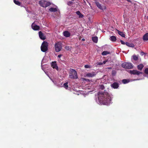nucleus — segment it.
<instances>
[{
    "mask_svg": "<svg viewBox=\"0 0 148 148\" xmlns=\"http://www.w3.org/2000/svg\"><path fill=\"white\" fill-rule=\"evenodd\" d=\"M98 102L100 103L108 105L111 103L112 98L109 94L105 92H99L97 94ZM96 101L98 102L96 99Z\"/></svg>",
    "mask_w": 148,
    "mask_h": 148,
    "instance_id": "obj_1",
    "label": "nucleus"
},
{
    "mask_svg": "<svg viewBox=\"0 0 148 148\" xmlns=\"http://www.w3.org/2000/svg\"><path fill=\"white\" fill-rule=\"evenodd\" d=\"M69 77L71 79L77 78L78 76L76 71L74 69H71L69 72Z\"/></svg>",
    "mask_w": 148,
    "mask_h": 148,
    "instance_id": "obj_2",
    "label": "nucleus"
},
{
    "mask_svg": "<svg viewBox=\"0 0 148 148\" xmlns=\"http://www.w3.org/2000/svg\"><path fill=\"white\" fill-rule=\"evenodd\" d=\"M48 43L47 42L44 41L42 43L41 47V49L43 52H45L48 50Z\"/></svg>",
    "mask_w": 148,
    "mask_h": 148,
    "instance_id": "obj_3",
    "label": "nucleus"
},
{
    "mask_svg": "<svg viewBox=\"0 0 148 148\" xmlns=\"http://www.w3.org/2000/svg\"><path fill=\"white\" fill-rule=\"evenodd\" d=\"M121 66L123 68L127 69H131L133 67L132 64L130 63L129 62L123 63L122 64Z\"/></svg>",
    "mask_w": 148,
    "mask_h": 148,
    "instance_id": "obj_4",
    "label": "nucleus"
},
{
    "mask_svg": "<svg viewBox=\"0 0 148 148\" xmlns=\"http://www.w3.org/2000/svg\"><path fill=\"white\" fill-rule=\"evenodd\" d=\"M55 51L56 52L60 51L62 49L61 43L59 42L56 43L55 44Z\"/></svg>",
    "mask_w": 148,
    "mask_h": 148,
    "instance_id": "obj_5",
    "label": "nucleus"
},
{
    "mask_svg": "<svg viewBox=\"0 0 148 148\" xmlns=\"http://www.w3.org/2000/svg\"><path fill=\"white\" fill-rule=\"evenodd\" d=\"M130 73L132 74L135 75H139L140 74H142V72L138 71L136 70L130 71Z\"/></svg>",
    "mask_w": 148,
    "mask_h": 148,
    "instance_id": "obj_6",
    "label": "nucleus"
},
{
    "mask_svg": "<svg viewBox=\"0 0 148 148\" xmlns=\"http://www.w3.org/2000/svg\"><path fill=\"white\" fill-rule=\"evenodd\" d=\"M32 29L34 30H38L39 29L40 27L39 26L36 25L34 23H32Z\"/></svg>",
    "mask_w": 148,
    "mask_h": 148,
    "instance_id": "obj_7",
    "label": "nucleus"
},
{
    "mask_svg": "<svg viewBox=\"0 0 148 148\" xmlns=\"http://www.w3.org/2000/svg\"><path fill=\"white\" fill-rule=\"evenodd\" d=\"M51 66L53 69H55L57 71L59 69L57 65L56 62V61L52 62L51 63Z\"/></svg>",
    "mask_w": 148,
    "mask_h": 148,
    "instance_id": "obj_8",
    "label": "nucleus"
},
{
    "mask_svg": "<svg viewBox=\"0 0 148 148\" xmlns=\"http://www.w3.org/2000/svg\"><path fill=\"white\" fill-rule=\"evenodd\" d=\"M39 36L40 38L42 40H45L46 39V37L44 36V34L41 32H39Z\"/></svg>",
    "mask_w": 148,
    "mask_h": 148,
    "instance_id": "obj_9",
    "label": "nucleus"
},
{
    "mask_svg": "<svg viewBox=\"0 0 148 148\" xmlns=\"http://www.w3.org/2000/svg\"><path fill=\"white\" fill-rule=\"evenodd\" d=\"M64 36L66 37H69L70 35V33L67 31H66L63 32Z\"/></svg>",
    "mask_w": 148,
    "mask_h": 148,
    "instance_id": "obj_10",
    "label": "nucleus"
},
{
    "mask_svg": "<svg viewBox=\"0 0 148 148\" xmlns=\"http://www.w3.org/2000/svg\"><path fill=\"white\" fill-rule=\"evenodd\" d=\"M45 0H41L39 1V4L41 6L45 7Z\"/></svg>",
    "mask_w": 148,
    "mask_h": 148,
    "instance_id": "obj_11",
    "label": "nucleus"
},
{
    "mask_svg": "<svg viewBox=\"0 0 148 148\" xmlns=\"http://www.w3.org/2000/svg\"><path fill=\"white\" fill-rule=\"evenodd\" d=\"M119 86L118 83L116 82H114L111 84V87L115 89L118 88Z\"/></svg>",
    "mask_w": 148,
    "mask_h": 148,
    "instance_id": "obj_12",
    "label": "nucleus"
},
{
    "mask_svg": "<svg viewBox=\"0 0 148 148\" xmlns=\"http://www.w3.org/2000/svg\"><path fill=\"white\" fill-rule=\"evenodd\" d=\"M143 39L144 40L147 41L148 40V33H146L144 35L143 37Z\"/></svg>",
    "mask_w": 148,
    "mask_h": 148,
    "instance_id": "obj_13",
    "label": "nucleus"
},
{
    "mask_svg": "<svg viewBox=\"0 0 148 148\" xmlns=\"http://www.w3.org/2000/svg\"><path fill=\"white\" fill-rule=\"evenodd\" d=\"M110 40L111 41L114 42L116 41V37L114 36H112L110 37Z\"/></svg>",
    "mask_w": 148,
    "mask_h": 148,
    "instance_id": "obj_14",
    "label": "nucleus"
},
{
    "mask_svg": "<svg viewBox=\"0 0 148 148\" xmlns=\"http://www.w3.org/2000/svg\"><path fill=\"white\" fill-rule=\"evenodd\" d=\"M76 14L79 16V18H82L84 17V15L79 11H77Z\"/></svg>",
    "mask_w": 148,
    "mask_h": 148,
    "instance_id": "obj_15",
    "label": "nucleus"
},
{
    "mask_svg": "<svg viewBox=\"0 0 148 148\" xmlns=\"http://www.w3.org/2000/svg\"><path fill=\"white\" fill-rule=\"evenodd\" d=\"M118 34L121 36L122 37H125V34L122 32L120 31L119 30H117Z\"/></svg>",
    "mask_w": 148,
    "mask_h": 148,
    "instance_id": "obj_16",
    "label": "nucleus"
},
{
    "mask_svg": "<svg viewBox=\"0 0 148 148\" xmlns=\"http://www.w3.org/2000/svg\"><path fill=\"white\" fill-rule=\"evenodd\" d=\"M49 10L51 12H56L58 11L57 9L56 8H51Z\"/></svg>",
    "mask_w": 148,
    "mask_h": 148,
    "instance_id": "obj_17",
    "label": "nucleus"
},
{
    "mask_svg": "<svg viewBox=\"0 0 148 148\" xmlns=\"http://www.w3.org/2000/svg\"><path fill=\"white\" fill-rule=\"evenodd\" d=\"M125 44L127 45V46L130 47H134V45L131 43H130L128 42H125Z\"/></svg>",
    "mask_w": 148,
    "mask_h": 148,
    "instance_id": "obj_18",
    "label": "nucleus"
},
{
    "mask_svg": "<svg viewBox=\"0 0 148 148\" xmlns=\"http://www.w3.org/2000/svg\"><path fill=\"white\" fill-rule=\"evenodd\" d=\"M143 67H144L143 65L142 64H139V65H138V66L137 68L140 71H141Z\"/></svg>",
    "mask_w": 148,
    "mask_h": 148,
    "instance_id": "obj_19",
    "label": "nucleus"
},
{
    "mask_svg": "<svg viewBox=\"0 0 148 148\" xmlns=\"http://www.w3.org/2000/svg\"><path fill=\"white\" fill-rule=\"evenodd\" d=\"M96 4L97 5V7L99 9L103 10V7L101 6V4L98 2H96Z\"/></svg>",
    "mask_w": 148,
    "mask_h": 148,
    "instance_id": "obj_20",
    "label": "nucleus"
},
{
    "mask_svg": "<svg viewBox=\"0 0 148 148\" xmlns=\"http://www.w3.org/2000/svg\"><path fill=\"white\" fill-rule=\"evenodd\" d=\"M98 38L97 36L93 37V42L97 43L98 42Z\"/></svg>",
    "mask_w": 148,
    "mask_h": 148,
    "instance_id": "obj_21",
    "label": "nucleus"
},
{
    "mask_svg": "<svg viewBox=\"0 0 148 148\" xmlns=\"http://www.w3.org/2000/svg\"><path fill=\"white\" fill-rule=\"evenodd\" d=\"M110 52L107 51H104L101 54L103 56H105L107 54H110Z\"/></svg>",
    "mask_w": 148,
    "mask_h": 148,
    "instance_id": "obj_22",
    "label": "nucleus"
},
{
    "mask_svg": "<svg viewBox=\"0 0 148 148\" xmlns=\"http://www.w3.org/2000/svg\"><path fill=\"white\" fill-rule=\"evenodd\" d=\"M14 2L16 5H18L20 6L21 5V3L19 1H18L14 0Z\"/></svg>",
    "mask_w": 148,
    "mask_h": 148,
    "instance_id": "obj_23",
    "label": "nucleus"
},
{
    "mask_svg": "<svg viewBox=\"0 0 148 148\" xmlns=\"http://www.w3.org/2000/svg\"><path fill=\"white\" fill-rule=\"evenodd\" d=\"M51 5V3L49 2L46 1L45 8H46Z\"/></svg>",
    "mask_w": 148,
    "mask_h": 148,
    "instance_id": "obj_24",
    "label": "nucleus"
},
{
    "mask_svg": "<svg viewBox=\"0 0 148 148\" xmlns=\"http://www.w3.org/2000/svg\"><path fill=\"white\" fill-rule=\"evenodd\" d=\"M132 58L135 61L137 60L138 59V57L135 55H133L132 56Z\"/></svg>",
    "mask_w": 148,
    "mask_h": 148,
    "instance_id": "obj_25",
    "label": "nucleus"
},
{
    "mask_svg": "<svg viewBox=\"0 0 148 148\" xmlns=\"http://www.w3.org/2000/svg\"><path fill=\"white\" fill-rule=\"evenodd\" d=\"M107 61H104L103 62H100L98 63L97 64L98 65H102L103 64H106V62H107Z\"/></svg>",
    "mask_w": 148,
    "mask_h": 148,
    "instance_id": "obj_26",
    "label": "nucleus"
},
{
    "mask_svg": "<svg viewBox=\"0 0 148 148\" xmlns=\"http://www.w3.org/2000/svg\"><path fill=\"white\" fill-rule=\"evenodd\" d=\"M68 82H66L63 84V86L66 89H67L68 87Z\"/></svg>",
    "mask_w": 148,
    "mask_h": 148,
    "instance_id": "obj_27",
    "label": "nucleus"
},
{
    "mask_svg": "<svg viewBox=\"0 0 148 148\" xmlns=\"http://www.w3.org/2000/svg\"><path fill=\"white\" fill-rule=\"evenodd\" d=\"M129 80H128L126 79H124L123 80H122V82L123 83L125 84H126L128 82H129Z\"/></svg>",
    "mask_w": 148,
    "mask_h": 148,
    "instance_id": "obj_28",
    "label": "nucleus"
},
{
    "mask_svg": "<svg viewBox=\"0 0 148 148\" xmlns=\"http://www.w3.org/2000/svg\"><path fill=\"white\" fill-rule=\"evenodd\" d=\"M86 76L88 77H92V74L91 73H88L86 75Z\"/></svg>",
    "mask_w": 148,
    "mask_h": 148,
    "instance_id": "obj_29",
    "label": "nucleus"
},
{
    "mask_svg": "<svg viewBox=\"0 0 148 148\" xmlns=\"http://www.w3.org/2000/svg\"><path fill=\"white\" fill-rule=\"evenodd\" d=\"M65 49L67 51H69L70 49V47L69 46H66L65 47Z\"/></svg>",
    "mask_w": 148,
    "mask_h": 148,
    "instance_id": "obj_30",
    "label": "nucleus"
},
{
    "mask_svg": "<svg viewBox=\"0 0 148 148\" xmlns=\"http://www.w3.org/2000/svg\"><path fill=\"white\" fill-rule=\"evenodd\" d=\"M144 72L145 74H148V68H147L145 69Z\"/></svg>",
    "mask_w": 148,
    "mask_h": 148,
    "instance_id": "obj_31",
    "label": "nucleus"
},
{
    "mask_svg": "<svg viewBox=\"0 0 148 148\" xmlns=\"http://www.w3.org/2000/svg\"><path fill=\"white\" fill-rule=\"evenodd\" d=\"M84 67L85 68L87 69L90 68V66L89 65H85Z\"/></svg>",
    "mask_w": 148,
    "mask_h": 148,
    "instance_id": "obj_32",
    "label": "nucleus"
},
{
    "mask_svg": "<svg viewBox=\"0 0 148 148\" xmlns=\"http://www.w3.org/2000/svg\"><path fill=\"white\" fill-rule=\"evenodd\" d=\"M104 86L103 85H100V88L101 89H103L104 88Z\"/></svg>",
    "mask_w": 148,
    "mask_h": 148,
    "instance_id": "obj_33",
    "label": "nucleus"
},
{
    "mask_svg": "<svg viewBox=\"0 0 148 148\" xmlns=\"http://www.w3.org/2000/svg\"><path fill=\"white\" fill-rule=\"evenodd\" d=\"M73 3V2L71 1H69L68 2L67 4L68 5H70L72 4Z\"/></svg>",
    "mask_w": 148,
    "mask_h": 148,
    "instance_id": "obj_34",
    "label": "nucleus"
},
{
    "mask_svg": "<svg viewBox=\"0 0 148 148\" xmlns=\"http://www.w3.org/2000/svg\"><path fill=\"white\" fill-rule=\"evenodd\" d=\"M121 43L123 45H125V43L122 40H121L120 41Z\"/></svg>",
    "mask_w": 148,
    "mask_h": 148,
    "instance_id": "obj_35",
    "label": "nucleus"
},
{
    "mask_svg": "<svg viewBox=\"0 0 148 148\" xmlns=\"http://www.w3.org/2000/svg\"><path fill=\"white\" fill-rule=\"evenodd\" d=\"M144 54L145 53L143 51H141L140 53V55L141 56H143Z\"/></svg>",
    "mask_w": 148,
    "mask_h": 148,
    "instance_id": "obj_36",
    "label": "nucleus"
},
{
    "mask_svg": "<svg viewBox=\"0 0 148 148\" xmlns=\"http://www.w3.org/2000/svg\"><path fill=\"white\" fill-rule=\"evenodd\" d=\"M61 56H62V55H59L58 56V57L59 58H60L61 57Z\"/></svg>",
    "mask_w": 148,
    "mask_h": 148,
    "instance_id": "obj_37",
    "label": "nucleus"
},
{
    "mask_svg": "<svg viewBox=\"0 0 148 148\" xmlns=\"http://www.w3.org/2000/svg\"><path fill=\"white\" fill-rule=\"evenodd\" d=\"M85 39L84 38H83L82 39V41H85Z\"/></svg>",
    "mask_w": 148,
    "mask_h": 148,
    "instance_id": "obj_38",
    "label": "nucleus"
},
{
    "mask_svg": "<svg viewBox=\"0 0 148 148\" xmlns=\"http://www.w3.org/2000/svg\"><path fill=\"white\" fill-rule=\"evenodd\" d=\"M127 1H128V2H131V1L130 0H126Z\"/></svg>",
    "mask_w": 148,
    "mask_h": 148,
    "instance_id": "obj_39",
    "label": "nucleus"
},
{
    "mask_svg": "<svg viewBox=\"0 0 148 148\" xmlns=\"http://www.w3.org/2000/svg\"><path fill=\"white\" fill-rule=\"evenodd\" d=\"M91 38H92V37Z\"/></svg>",
    "mask_w": 148,
    "mask_h": 148,
    "instance_id": "obj_40",
    "label": "nucleus"
},
{
    "mask_svg": "<svg viewBox=\"0 0 148 148\" xmlns=\"http://www.w3.org/2000/svg\"><path fill=\"white\" fill-rule=\"evenodd\" d=\"M147 18L148 19V16H147Z\"/></svg>",
    "mask_w": 148,
    "mask_h": 148,
    "instance_id": "obj_41",
    "label": "nucleus"
}]
</instances>
